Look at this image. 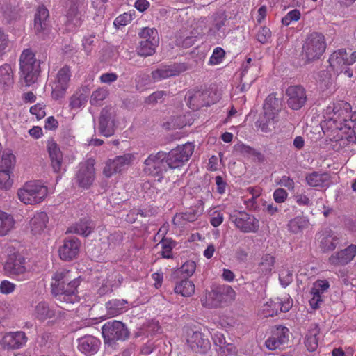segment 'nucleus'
I'll list each match as a JSON object with an SVG mask.
<instances>
[{
    "label": "nucleus",
    "mask_w": 356,
    "mask_h": 356,
    "mask_svg": "<svg viewBox=\"0 0 356 356\" xmlns=\"http://www.w3.org/2000/svg\"><path fill=\"white\" fill-rule=\"evenodd\" d=\"M72 278L71 271L65 268L58 270L52 275L51 293L61 303L74 304L79 300L77 288L80 279Z\"/></svg>",
    "instance_id": "1"
},
{
    "label": "nucleus",
    "mask_w": 356,
    "mask_h": 356,
    "mask_svg": "<svg viewBox=\"0 0 356 356\" xmlns=\"http://www.w3.org/2000/svg\"><path fill=\"white\" fill-rule=\"evenodd\" d=\"M350 104L344 101H339L328 106L324 111V120L321 128L334 134H341L344 129L347 121L353 118Z\"/></svg>",
    "instance_id": "2"
},
{
    "label": "nucleus",
    "mask_w": 356,
    "mask_h": 356,
    "mask_svg": "<svg viewBox=\"0 0 356 356\" xmlns=\"http://www.w3.org/2000/svg\"><path fill=\"white\" fill-rule=\"evenodd\" d=\"M327 47L323 33L313 32L305 38L301 52V60L304 64L314 62L321 58Z\"/></svg>",
    "instance_id": "3"
},
{
    "label": "nucleus",
    "mask_w": 356,
    "mask_h": 356,
    "mask_svg": "<svg viewBox=\"0 0 356 356\" xmlns=\"http://www.w3.org/2000/svg\"><path fill=\"white\" fill-rule=\"evenodd\" d=\"M20 79L25 86H30L38 80L40 65V61L35 58V54L31 49L22 51L20 59Z\"/></svg>",
    "instance_id": "4"
},
{
    "label": "nucleus",
    "mask_w": 356,
    "mask_h": 356,
    "mask_svg": "<svg viewBox=\"0 0 356 356\" xmlns=\"http://www.w3.org/2000/svg\"><path fill=\"white\" fill-rule=\"evenodd\" d=\"M236 292L232 286L226 284L213 286L207 291L202 305L207 307H218L235 300Z\"/></svg>",
    "instance_id": "5"
},
{
    "label": "nucleus",
    "mask_w": 356,
    "mask_h": 356,
    "mask_svg": "<svg viewBox=\"0 0 356 356\" xmlns=\"http://www.w3.org/2000/svg\"><path fill=\"white\" fill-rule=\"evenodd\" d=\"M47 193V186L40 181H31L18 191L17 195L20 201L26 204H36L44 200Z\"/></svg>",
    "instance_id": "6"
},
{
    "label": "nucleus",
    "mask_w": 356,
    "mask_h": 356,
    "mask_svg": "<svg viewBox=\"0 0 356 356\" xmlns=\"http://www.w3.org/2000/svg\"><path fill=\"white\" fill-rule=\"evenodd\" d=\"M194 149L195 145L188 142L184 145H177L168 153L165 152L168 168L176 169L184 165L194 152Z\"/></svg>",
    "instance_id": "7"
},
{
    "label": "nucleus",
    "mask_w": 356,
    "mask_h": 356,
    "mask_svg": "<svg viewBox=\"0 0 356 356\" xmlns=\"http://www.w3.org/2000/svg\"><path fill=\"white\" fill-rule=\"evenodd\" d=\"M138 35L141 41L137 48V54L144 57L153 55L159 43L157 30L154 28L145 27L138 33Z\"/></svg>",
    "instance_id": "8"
},
{
    "label": "nucleus",
    "mask_w": 356,
    "mask_h": 356,
    "mask_svg": "<svg viewBox=\"0 0 356 356\" xmlns=\"http://www.w3.org/2000/svg\"><path fill=\"white\" fill-rule=\"evenodd\" d=\"M102 332L105 343L109 346L114 345L118 340L124 341L129 336L126 325L115 320L106 323L102 327Z\"/></svg>",
    "instance_id": "9"
},
{
    "label": "nucleus",
    "mask_w": 356,
    "mask_h": 356,
    "mask_svg": "<svg viewBox=\"0 0 356 356\" xmlns=\"http://www.w3.org/2000/svg\"><path fill=\"white\" fill-rule=\"evenodd\" d=\"M87 6V0H67L65 1L66 26L70 29L81 26L83 22V12Z\"/></svg>",
    "instance_id": "10"
},
{
    "label": "nucleus",
    "mask_w": 356,
    "mask_h": 356,
    "mask_svg": "<svg viewBox=\"0 0 356 356\" xmlns=\"http://www.w3.org/2000/svg\"><path fill=\"white\" fill-rule=\"evenodd\" d=\"M95 161L89 159L79 165V169L74 178L75 183L83 189H88L95 179Z\"/></svg>",
    "instance_id": "11"
},
{
    "label": "nucleus",
    "mask_w": 356,
    "mask_h": 356,
    "mask_svg": "<svg viewBox=\"0 0 356 356\" xmlns=\"http://www.w3.org/2000/svg\"><path fill=\"white\" fill-rule=\"evenodd\" d=\"M165 152L151 154L144 161L143 171L152 176H160L168 170Z\"/></svg>",
    "instance_id": "12"
},
{
    "label": "nucleus",
    "mask_w": 356,
    "mask_h": 356,
    "mask_svg": "<svg viewBox=\"0 0 356 356\" xmlns=\"http://www.w3.org/2000/svg\"><path fill=\"white\" fill-rule=\"evenodd\" d=\"M70 77L71 71L69 66L65 65L58 70L52 86L51 95L54 99L58 100L65 96Z\"/></svg>",
    "instance_id": "13"
},
{
    "label": "nucleus",
    "mask_w": 356,
    "mask_h": 356,
    "mask_svg": "<svg viewBox=\"0 0 356 356\" xmlns=\"http://www.w3.org/2000/svg\"><path fill=\"white\" fill-rule=\"evenodd\" d=\"M230 220L244 233H256L259 229V222L254 216L245 212L230 215Z\"/></svg>",
    "instance_id": "14"
},
{
    "label": "nucleus",
    "mask_w": 356,
    "mask_h": 356,
    "mask_svg": "<svg viewBox=\"0 0 356 356\" xmlns=\"http://www.w3.org/2000/svg\"><path fill=\"white\" fill-rule=\"evenodd\" d=\"M134 159V155L129 153L116 156L114 159H110L106 161L103 172L106 177H111L113 175L121 172L127 169L131 164Z\"/></svg>",
    "instance_id": "15"
},
{
    "label": "nucleus",
    "mask_w": 356,
    "mask_h": 356,
    "mask_svg": "<svg viewBox=\"0 0 356 356\" xmlns=\"http://www.w3.org/2000/svg\"><path fill=\"white\" fill-rule=\"evenodd\" d=\"M34 31L41 38H44L51 31L49 10L44 6L37 8L34 17Z\"/></svg>",
    "instance_id": "16"
},
{
    "label": "nucleus",
    "mask_w": 356,
    "mask_h": 356,
    "mask_svg": "<svg viewBox=\"0 0 356 356\" xmlns=\"http://www.w3.org/2000/svg\"><path fill=\"white\" fill-rule=\"evenodd\" d=\"M186 341L191 350L204 353L210 348V341L202 332L188 329L186 332Z\"/></svg>",
    "instance_id": "17"
},
{
    "label": "nucleus",
    "mask_w": 356,
    "mask_h": 356,
    "mask_svg": "<svg viewBox=\"0 0 356 356\" xmlns=\"http://www.w3.org/2000/svg\"><path fill=\"white\" fill-rule=\"evenodd\" d=\"M288 106L295 111L300 109L306 103L305 89L301 86H291L286 92Z\"/></svg>",
    "instance_id": "18"
},
{
    "label": "nucleus",
    "mask_w": 356,
    "mask_h": 356,
    "mask_svg": "<svg viewBox=\"0 0 356 356\" xmlns=\"http://www.w3.org/2000/svg\"><path fill=\"white\" fill-rule=\"evenodd\" d=\"M289 330L287 327L279 325L273 328L271 335L266 340V347L270 350L281 348L289 341Z\"/></svg>",
    "instance_id": "19"
},
{
    "label": "nucleus",
    "mask_w": 356,
    "mask_h": 356,
    "mask_svg": "<svg viewBox=\"0 0 356 356\" xmlns=\"http://www.w3.org/2000/svg\"><path fill=\"white\" fill-rule=\"evenodd\" d=\"M28 338L22 331L6 333L0 340V345L3 349L15 350L24 346Z\"/></svg>",
    "instance_id": "20"
},
{
    "label": "nucleus",
    "mask_w": 356,
    "mask_h": 356,
    "mask_svg": "<svg viewBox=\"0 0 356 356\" xmlns=\"http://www.w3.org/2000/svg\"><path fill=\"white\" fill-rule=\"evenodd\" d=\"M319 248L323 252L334 250L339 244L340 239L337 233L330 229H324L316 235Z\"/></svg>",
    "instance_id": "21"
},
{
    "label": "nucleus",
    "mask_w": 356,
    "mask_h": 356,
    "mask_svg": "<svg viewBox=\"0 0 356 356\" xmlns=\"http://www.w3.org/2000/svg\"><path fill=\"white\" fill-rule=\"evenodd\" d=\"M81 246L80 241L76 237L66 238L59 248L60 258L64 261H72L76 258Z\"/></svg>",
    "instance_id": "22"
},
{
    "label": "nucleus",
    "mask_w": 356,
    "mask_h": 356,
    "mask_svg": "<svg viewBox=\"0 0 356 356\" xmlns=\"http://www.w3.org/2000/svg\"><path fill=\"white\" fill-rule=\"evenodd\" d=\"M208 92L201 90H190L185 96V100L190 108L196 111L204 106H209Z\"/></svg>",
    "instance_id": "23"
},
{
    "label": "nucleus",
    "mask_w": 356,
    "mask_h": 356,
    "mask_svg": "<svg viewBox=\"0 0 356 356\" xmlns=\"http://www.w3.org/2000/svg\"><path fill=\"white\" fill-rule=\"evenodd\" d=\"M25 259L19 254H11L8 255L5 264L4 270L6 273L10 275H19L26 271Z\"/></svg>",
    "instance_id": "24"
},
{
    "label": "nucleus",
    "mask_w": 356,
    "mask_h": 356,
    "mask_svg": "<svg viewBox=\"0 0 356 356\" xmlns=\"http://www.w3.org/2000/svg\"><path fill=\"white\" fill-rule=\"evenodd\" d=\"M356 255V245L351 244L344 250L332 254L328 259L329 263L334 266H344L350 262Z\"/></svg>",
    "instance_id": "25"
},
{
    "label": "nucleus",
    "mask_w": 356,
    "mask_h": 356,
    "mask_svg": "<svg viewBox=\"0 0 356 356\" xmlns=\"http://www.w3.org/2000/svg\"><path fill=\"white\" fill-rule=\"evenodd\" d=\"M292 305L293 301L289 298L284 301H281L279 299L270 300L264 305L263 313L266 316H273L277 314L279 310L282 312L289 311Z\"/></svg>",
    "instance_id": "26"
},
{
    "label": "nucleus",
    "mask_w": 356,
    "mask_h": 356,
    "mask_svg": "<svg viewBox=\"0 0 356 356\" xmlns=\"http://www.w3.org/2000/svg\"><path fill=\"white\" fill-rule=\"evenodd\" d=\"M47 151L51 161V166L54 172H60L62 170L63 163V153L58 146L54 140H49L47 143Z\"/></svg>",
    "instance_id": "27"
},
{
    "label": "nucleus",
    "mask_w": 356,
    "mask_h": 356,
    "mask_svg": "<svg viewBox=\"0 0 356 356\" xmlns=\"http://www.w3.org/2000/svg\"><path fill=\"white\" fill-rule=\"evenodd\" d=\"M329 286V282L325 280H318L314 283L311 289L312 298L309 300V305L312 308L319 307L320 304L323 302L322 294L327 291Z\"/></svg>",
    "instance_id": "28"
},
{
    "label": "nucleus",
    "mask_w": 356,
    "mask_h": 356,
    "mask_svg": "<svg viewBox=\"0 0 356 356\" xmlns=\"http://www.w3.org/2000/svg\"><path fill=\"white\" fill-rule=\"evenodd\" d=\"M100 341L92 336L86 335L78 339V349L86 356L95 354L99 348Z\"/></svg>",
    "instance_id": "29"
},
{
    "label": "nucleus",
    "mask_w": 356,
    "mask_h": 356,
    "mask_svg": "<svg viewBox=\"0 0 356 356\" xmlns=\"http://www.w3.org/2000/svg\"><path fill=\"white\" fill-rule=\"evenodd\" d=\"M49 218L45 212H37L31 218L29 223V229L33 235L42 234L47 227Z\"/></svg>",
    "instance_id": "30"
},
{
    "label": "nucleus",
    "mask_w": 356,
    "mask_h": 356,
    "mask_svg": "<svg viewBox=\"0 0 356 356\" xmlns=\"http://www.w3.org/2000/svg\"><path fill=\"white\" fill-rule=\"evenodd\" d=\"M180 72V67L176 64L170 65H161L157 69L152 72L151 75L153 81L158 82L179 75Z\"/></svg>",
    "instance_id": "31"
},
{
    "label": "nucleus",
    "mask_w": 356,
    "mask_h": 356,
    "mask_svg": "<svg viewBox=\"0 0 356 356\" xmlns=\"http://www.w3.org/2000/svg\"><path fill=\"white\" fill-rule=\"evenodd\" d=\"M306 183L314 188H328L331 184L330 176L327 172L314 171L305 177Z\"/></svg>",
    "instance_id": "32"
},
{
    "label": "nucleus",
    "mask_w": 356,
    "mask_h": 356,
    "mask_svg": "<svg viewBox=\"0 0 356 356\" xmlns=\"http://www.w3.org/2000/svg\"><path fill=\"white\" fill-rule=\"evenodd\" d=\"M280 120L278 115L273 113H268L264 111L256 122L257 127L264 133L273 131Z\"/></svg>",
    "instance_id": "33"
},
{
    "label": "nucleus",
    "mask_w": 356,
    "mask_h": 356,
    "mask_svg": "<svg viewBox=\"0 0 356 356\" xmlns=\"http://www.w3.org/2000/svg\"><path fill=\"white\" fill-rule=\"evenodd\" d=\"M99 131L106 137L111 136L115 133L114 121L111 113L103 110L99 120Z\"/></svg>",
    "instance_id": "34"
},
{
    "label": "nucleus",
    "mask_w": 356,
    "mask_h": 356,
    "mask_svg": "<svg viewBox=\"0 0 356 356\" xmlns=\"http://www.w3.org/2000/svg\"><path fill=\"white\" fill-rule=\"evenodd\" d=\"M347 55L345 49H338L334 51L329 58V63L330 67L337 73L343 72L346 64Z\"/></svg>",
    "instance_id": "35"
},
{
    "label": "nucleus",
    "mask_w": 356,
    "mask_h": 356,
    "mask_svg": "<svg viewBox=\"0 0 356 356\" xmlns=\"http://www.w3.org/2000/svg\"><path fill=\"white\" fill-rule=\"evenodd\" d=\"M107 314L111 316H116L121 314L129 308V302L124 299H113L106 303Z\"/></svg>",
    "instance_id": "36"
},
{
    "label": "nucleus",
    "mask_w": 356,
    "mask_h": 356,
    "mask_svg": "<svg viewBox=\"0 0 356 356\" xmlns=\"http://www.w3.org/2000/svg\"><path fill=\"white\" fill-rule=\"evenodd\" d=\"M275 261V257L273 254H263L257 262V273L261 275H269L274 268Z\"/></svg>",
    "instance_id": "37"
},
{
    "label": "nucleus",
    "mask_w": 356,
    "mask_h": 356,
    "mask_svg": "<svg viewBox=\"0 0 356 356\" xmlns=\"http://www.w3.org/2000/svg\"><path fill=\"white\" fill-rule=\"evenodd\" d=\"M95 228V224L93 222L88 218H85L81 219L79 222L70 227L66 233H74L83 236L89 235Z\"/></svg>",
    "instance_id": "38"
},
{
    "label": "nucleus",
    "mask_w": 356,
    "mask_h": 356,
    "mask_svg": "<svg viewBox=\"0 0 356 356\" xmlns=\"http://www.w3.org/2000/svg\"><path fill=\"white\" fill-rule=\"evenodd\" d=\"M14 84V73L9 64L0 66V86L5 90L10 89Z\"/></svg>",
    "instance_id": "39"
},
{
    "label": "nucleus",
    "mask_w": 356,
    "mask_h": 356,
    "mask_svg": "<svg viewBox=\"0 0 356 356\" xmlns=\"http://www.w3.org/2000/svg\"><path fill=\"white\" fill-rule=\"evenodd\" d=\"M353 118L347 121L344 129L341 134H337L339 139H346L348 143L356 142V113L353 114Z\"/></svg>",
    "instance_id": "40"
},
{
    "label": "nucleus",
    "mask_w": 356,
    "mask_h": 356,
    "mask_svg": "<svg viewBox=\"0 0 356 356\" xmlns=\"http://www.w3.org/2000/svg\"><path fill=\"white\" fill-rule=\"evenodd\" d=\"M309 226V218L303 215L291 219L288 224V230L293 234H298L307 229Z\"/></svg>",
    "instance_id": "41"
},
{
    "label": "nucleus",
    "mask_w": 356,
    "mask_h": 356,
    "mask_svg": "<svg viewBox=\"0 0 356 356\" xmlns=\"http://www.w3.org/2000/svg\"><path fill=\"white\" fill-rule=\"evenodd\" d=\"M0 15L9 24L18 17L17 11L11 6L10 0H0Z\"/></svg>",
    "instance_id": "42"
},
{
    "label": "nucleus",
    "mask_w": 356,
    "mask_h": 356,
    "mask_svg": "<svg viewBox=\"0 0 356 356\" xmlns=\"http://www.w3.org/2000/svg\"><path fill=\"white\" fill-rule=\"evenodd\" d=\"M198 211L194 209H190L185 213H177L172 220L175 225L184 227L187 222H192L197 219Z\"/></svg>",
    "instance_id": "43"
},
{
    "label": "nucleus",
    "mask_w": 356,
    "mask_h": 356,
    "mask_svg": "<svg viewBox=\"0 0 356 356\" xmlns=\"http://www.w3.org/2000/svg\"><path fill=\"white\" fill-rule=\"evenodd\" d=\"M34 316L39 321H44L48 318H53L55 316V312L49 307L47 302L42 301L36 305Z\"/></svg>",
    "instance_id": "44"
},
{
    "label": "nucleus",
    "mask_w": 356,
    "mask_h": 356,
    "mask_svg": "<svg viewBox=\"0 0 356 356\" xmlns=\"http://www.w3.org/2000/svg\"><path fill=\"white\" fill-rule=\"evenodd\" d=\"M282 104L280 98L276 97L274 94L269 95L264 104V111L268 113H273L279 116L282 111Z\"/></svg>",
    "instance_id": "45"
},
{
    "label": "nucleus",
    "mask_w": 356,
    "mask_h": 356,
    "mask_svg": "<svg viewBox=\"0 0 356 356\" xmlns=\"http://www.w3.org/2000/svg\"><path fill=\"white\" fill-rule=\"evenodd\" d=\"M319 329L314 325L309 330L305 337V344L309 352L315 351L318 346Z\"/></svg>",
    "instance_id": "46"
},
{
    "label": "nucleus",
    "mask_w": 356,
    "mask_h": 356,
    "mask_svg": "<svg viewBox=\"0 0 356 356\" xmlns=\"http://www.w3.org/2000/svg\"><path fill=\"white\" fill-rule=\"evenodd\" d=\"M175 292L181 294L184 297H189L195 292V285L188 278L183 279L176 283Z\"/></svg>",
    "instance_id": "47"
},
{
    "label": "nucleus",
    "mask_w": 356,
    "mask_h": 356,
    "mask_svg": "<svg viewBox=\"0 0 356 356\" xmlns=\"http://www.w3.org/2000/svg\"><path fill=\"white\" fill-rule=\"evenodd\" d=\"M15 221L8 213L0 211V236L6 235L13 227Z\"/></svg>",
    "instance_id": "48"
},
{
    "label": "nucleus",
    "mask_w": 356,
    "mask_h": 356,
    "mask_svg": "<svg viewBox=\"0 0 356 356\" xmlns=\"http://www.w3.org/2000/svg\"><path fill=\"white\" fill-rule=\"evenodd\" d=\"M87 90L76 91L70 98V106L72 109H77L83 106L87 102Z\"/></svg>",
    "instance_id": "49"
},
{
    "label": "nucleus",
    "mask_w": 356,
    "mask_h": 356,
    "mask_svg": "<svg viewBox=\"0 0 356 356\" xmlns=\"http://www.w3.org/2000/svg\"><path fill=\"white\" fill-rule=\"evenodd\" d=\"M108 95V91L107 89L104 88L97 89L91 95L90 104L93 106H100Z\"/></svg>",
    "instance_id": "50"
},
{
    "label": "nucleus",
    "mask_w": 356,
    "mask_h": 356,
    "mask_svg": "<svg viewBox=\"0 0 356 356\" xmlns=\"http://www.w3.org/2000/svg\"><path fill=\"white\" fill-rule=\"evenodd\" d=\"M15 162V157L12 153H3L0 160V170L11 171Z\"/></svg>",
    "instance_id": "51"
},
{
    "label": "nucleus",
    "mask_w": 356,
    "mask_h": 356,
    "mask_svg": "<svg viewBox=\"0 0 356 356\" xmlns=\"http://www.w3.org/2000/svg\"><path fill=\"white\" fill-rule=\"evenodd\" d=\"M196 264L193 261H186L181 267L178 269L175 273L177 275H181L186 277H191L193 275L195 271Z\"/></svg>",
    "instance_id": "52"
},
{
    "label": "nucleus",
    "mask_w": 356,
    "mask_h": 356,
    "mask_svg": "<svg viewBox=\"0 0 356 356\" xmlns=\"http://www.w3.org/2000/svg\"><path fill=\"white\" fill-rule=\"evenodd\" d=\"M97 39L95 33L85 35L82 40L83 50L87 54H90L95 48Z\"/></svg>",
    "instance_id": "53"
},
{
    "label": "nucleus",
    "mask_w": 356,
    "mask_h": 356,
    "mask_svg": "<svg viewBox=\"0 0 356 356\" xmlns=\"http://www.w3.org/2000/svg\"><path fill=\"white\" fill-rule=\"evenodd\" d=\"M162 245L161 255L163 258L170 259L172 257V250L175 246V243L171 239L163 238L161 241Z\"/></svg>",
    "instance_id": "54"
},
{
    "label": "nucleus",
    "mask_w": 356,
    "mask_h": 356,
    "mask_svg": "<svg viewBox=\"0 0 356 356\" xmlns=\"http://www.w3.org/2000/svg\"><path fill=\"white\" fill-rule=\"evenodd\" d=\"M279 280L283 287H286L293 281V273L288 268H282L279 274Z\"/></svg>",
    "instance_id": "55"
},
{
    "label": "nucleus",
    "mask_w": 356,
    "mask_h": 356,
    "mask_svg": "<svg viewBox=\"0 0 356 356\" xmlns=\"http://www.w3.org/2000/svg\"><path fill=\"white\" fill-rule=\"evenodd\" d=\"M257 40L261 44H266L269 42L271 38V31L269 28L266 26L260 27L257 33Z\"/></svg>",
    "instance_id": "56"
},
{
    "label": "nucleus",
    "mask_w": 356,
    "mask_h": 356,
    "mask_svg": "<svg viewBox=\"0 0 356 356\" xmlns=\"http://www.w3.org/2000/svg\"><path fill=\"white\" fill-rule=\"evenodd\" d=\"M133 15L130 13H124L117 17L113 22L115 26H124L133 20Z\"/></svg>",
    "instance_id": "57"
},
{
    "label": "nucleus",
    "mask_w": 356,
    "mask_h": 356,
    "mask_svg": "<svg viewBox=\"0 0 356 356\" xmlns=\"http://www.w3.org/2000/svg\"><path fill=\"white\" fill-rule=\"evenodd\" d=\"M225 54V51L221 47H216L214 49L213 54L209 59V63L211 65H218L222 60Z\"/></svg>",
    "instance_id": "58"
},
{
    "label": "nucleus",
    "mask_w": 356,
    "mask_h": 356,
    "mask_svg": "<svg viewBox=\"0 0 356 356\" xmlns=\"http://www.w3.org/2000/svg\"><path fill=\"white\" fill-rule=\"evenodd\" d=\"M237 349L236 346L231 343H226L220 348H218L219 356H230L236 354Z\"/></svg>",
    "instance_id": "59"
},
{
    "label": "nucleus",
    "mask_w": 356,
    "mask_h": 356,
    "mask_svg": "<svg viewBox=\"0 0 356 356\" xmlns=\"http://www.w3.org/2000/svg\"><path fill=\"white\" fill-rule=\"evenodd\" d=\"M10 172L8 170H0V188L8 189L10 187L12 182L10 181Z\"/></svg>",
    "instance_id": "60"
},
{
    "label": "nucleus",
    "mask_w": 356,
    "mask_h": 356,
    "mask_svg": "<svg viewBox=\"0 0 356 356\" xmlns=\"http://www.w3.org/2000/svg\"><path fill=\"white\" fill-rule=\"evenodd\" d=\"M248 73V68L247 67H244L243 70L241 72V83L239 85V88L241 92L246 91L248 90L252 83L255 81L256 78H254L252 80H251L250 82H248L245 81V76Z\"/></svg>",
    "instance_id": "61"
},
{
    "label": "nucleus",
    "mask_w": 356,
    "mask_h": 356,
    "mask_svg": "<svg viewBox=\"0 0 356 356\" xmlns=\"http://www.w3.org/2000/svg\"><path fill=\"white\" fill-rule=\"evenodd\" d=\"M9 43L10 41L8 35L0 29V57L6 54Z\"/></svg>",
    "instance_id": "62"
},
{
    "label": "nucleus",
    "mask_w": 356,
    "mask_h": 356,
    "mask_svg": "<svg viewBox=\"0 0 356 356\" xmlns=\"http://www.w3.org/2000/svg\"><path fill=\"white\" fill-rule=\"evenodd\" d=\"M166 95V92L165 91H156L151 94L149 96H148L146 99L145 102L146 104H156L161 101L164 96Z\"/></svg>",
    "instance_id": "63"
},
{
    "label": "nucleus",
    "mask_w": 356,
    "mask_h": 356,
    "mask_svg": "<svg viewBox=\"0 0 356 356\" xmlns=\"http://www.w3.org/2000/svg\"><path fill=\"white\" fill-rule=\"evenodd\" d=\"M15 288L16 285L8 280H3L0 283V293L3 294H10L15 291Z\"/></svg>",
    "instance_id": "64"
}]
</instances>
